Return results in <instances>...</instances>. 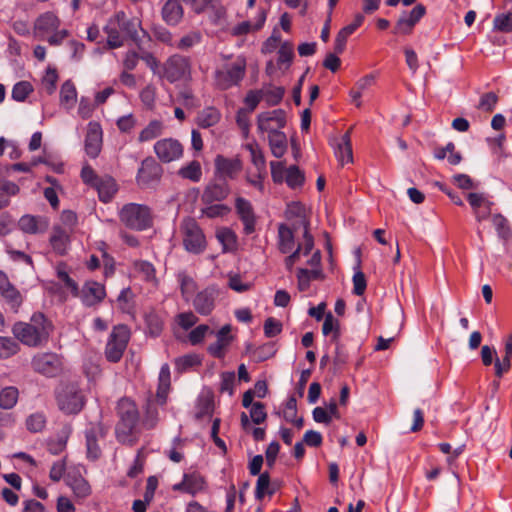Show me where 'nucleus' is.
Returning a JSON list of instances; mask_svg holds the SVG:
<instances>
[{
  "instance_id": "58",
  "label": "nucleus",
  "mask_w": 512,
  "mask_h": 512,
  "mask_svg": "<svg viewBox=\"0 0 512 512\" xmlns=\"http://www.w3.org/2000/svg\"><path fill=\"white\" fill-rule=\"evenodd\" d=\"M57 276L65 284V286L68 289H70L71 293L74 296H78L79 295L78 285H77V283L72 278H70V276L68 275V273L65 270L64 265H62V264L58 265V267H57Z\"/></svg>"
},
{
  "instance_id": "5",
  "label": "nucleus",
  "mask_w": 512,
  "mask_h": 512,
  "mask_svg": "<svg viewBox=\"0 0 512 512\" xmlns=\"http://www.w3.org/2000/svg\"><path fill=\"white\" fill-rule=\"evenodd\" d=\"M246 66L247 63L244 56H237L234 60H227L215 70V85L221 90H227L239 85L245 76Z\"/></svg>"
},
{
  "instance_id": "64",
  "label": "nucleus",
  "mask_w": 512,
  "mask_h": 512,
  "mask_svg": "<svg viewBox=\"0 0 512 512\" xmlns=\"http://www.w3.org/2000/svg\"><path fill=\"white\" fill-rule=\"evenodd\" d=\"M96 355L97 354H94L93 357H89L84 362V373L89 380L95 379L96 376L100 373L98 359L95 357Z\"/></svg>"
},
{
  "instance_id": "55",
  "label": "nucleus",
  "mask_w": 512,
  "mask_h": 512,
  "mask_svg": "<svg viewBox=\"0 0 512 512\" xmlns=\"http://www.w3.org/2000/svg\"><path fill=\"white\" fill-rule=\"evenodd\" d=\"M294 57L293 45L289 42H284L278 51V64L286 65L289 67Z\"/></svg>"
},
{
  "instance_id": "36",
  "label": "nucleus",
  "mask_w": 512,
  "mask_h": 512,
  "mask_svg": "<svg viewBox=\"0 0 512 512\" xmlns=\"http://www.w3.org/2000/svg\"><path fill=\"white\" fill-rule=\"evenodd\" d=\"M246 149L250 152L251 162L256 168L259 174H265L266 172V160L260 146L256 143L246 144Z\"/></svg>"
},
{
  "instance_id": "24",
  "label": "nucleus",
  "mask_w": 512,
  "mask_h": 512,
  "mask_svg": "<svg viewBox=\"0 0 512 512\" xmlns=\"http://www.w3.org/2000/svg\"><path fill=\"white\" fill-rule=\"evenodd\" d=\"M205 488L204 478L196 472L186 473L183 480L173 486V490L182 491L190 495H196Z\"/></svg>"
},
{
  "instance_id": "9",
  "label": "nucleus",
  "mask_w": 512,
  "mask_h": 512,
  "mask_svg": "<svg viewBox=\"0 0 512 512\" xmlns=\"http://www.w3.org/2000/svg\"><path fill=\"white\" fill-rule=\"evenodd\" d=\"M181 230L183 232V244L187 251L199 254L205 249V236L194 219H184Z\"/></svg>"
},
{
  "instance_id": "45",
  "label": "nucleus",
  "mask_w": 512,
  "mask_h": 512,
  "mask_svg": "<svg viewBox=\"0 0 512 512\" xmlns=\"http://www.w3.org/2000/svg\"><path fill=\"white\" fill-rule=\"evenodd\" d=\"M46 423L47 418L43 412L32 413L25 420L26 428L31 433H39L43 431Z\"/></svg>"
},
{
  "instance_id": "20",
  "label": "nucleus",
  "mask_w": 512,
  "mask_h": 512,
  "mask_svg": "<svg viewBox=\"0 0 512 512\" xmlns=\"http://www.w3.org/2000/svg\"><path fill=\"white\" fill-rule=\"evenodd\" d=\"M105 288L104 286L96 281H87L83 285L82 289L79 290V295L77 297L81 298L82 303L85 306H94L100 303L105 297Z\"/></svg>"
},
{
  "instance_id": "4",
  "label": "nucleus",
  "mask_w": 512,
  "mask_h": 512,
  "mask_svg": "<svg viewBox=\"0 0 512 512\" xmlns=\"http://www.w3.org/2000/svg\"><path fill=\"white\" fill-rule=\"evenodd\" d=\"M170 390V369L167 364L162 365L159 372V383L156 393V399H149L146 405L145 414L142 419V426L145 429H153L159 421V412L155 402L164 405L168 392Z\"/></svg>"
},
{
  "instance_id": "63",
  "label": "nucleus",
  "mask_w": 512,
  "mask_h": 512,
  "mask_svg": "<svg viewBox=\"0 0 512 512\" xmlns=\"http://www.w3.org/2000/svg\"><path fill=\"white\" fill-rule=\"evenodd\" d=\"M201 41V35L198 32H191L187 35L183 36L179 42L177 43L176 47L180 50H188L189 48L193 47L194 45L200 43Z\"/></svg>"
},
{
  "instance_id": "11",
  "label": "nucleus",
  "mask_w": 512,
  "mask_h": 512,
  "mask_svg": "<svg viewBox=\"0 0 512 512\" xmlns=\"http://www.w3.org/2000/svg\"><path fill=\"white\" fill-rule=\"evenodd\" d=\"M154 153L162 163H170L182 158L183 145L175 138H163L155 142Z\"/></svg>"
},
{
  "instance_id": "43",
  "label": "nucleus",
  "mask_w": 512,
  "mask_h": 512,
  "mask_svg": "<svg viewBox=\"0 0 512 512\" xmlns=\"http://www.w3.org/2000/svg\"><path fill=\"white\" fill-rule=\"evenodd\" d=\"M266 12L261 10L258 14L257 22L252 24L250 21H244L239 23L233 28V35H244L249 33L251 30H259L265 23Z\"/></svg>"
},
{
  "instance_id": "28",
  "label": "nucleus",
  "mask_w": 512,
  "mask_h": 512,
  "mask_svg": "<svg viewBox=\"0 0 512 512\" xmlns=\"http://www.w3.org/2000/svg\"><path fill=\"white\" fill-rule=\"evenodd\" d=\"M335 155L342 165L353 162L352 145L350 130H348L340 139L335 149Z\"/></svg>"
},
{
  "instance_id": "54",
  "label": "nucleus",
  "mask_w": 512,
  "mask_h": 512,
  "mask_svg": "<svg viewBox=\"0 0 512 512\" xmlns=\"http://www.w3.org/2000/svg\"><path fill=\"white\" fill-rule=\"evenodd\" d=\"M33 91L32 85L27 81H21L14 85L12 89V98L15 101H24Z\"/></svg>"
},
{
  "instance_id": "35",
  "label": "nucleus",
  "mask_w": 512,
  "mask_h": 512,
  "mask_svg": "<svg viewBox=\"0 0 512 512\" xmlns=\"http://www.w3.org/2000/svg\"><path fill=\"white\" fill-rule=\"evenodd\" d=\"M19 399V390L14 386H6L0 390V408L11 410Z\"/></svg>"
},
{
  "instance_id": "13",
  "label": "nucleus",
  "mask_w": 512,
  "mask_h": 512,
  "mask_svg": "<svg viewBox=\"0 0 512 512\" xmlns=\"http://www.w3.org/2000/svg\"><path fill=\"white\" fill-rule=\"evenodd\" d=\"M242 161L239 157L227 158L217 155L214 159V175L219 180L235 179L242 170Z\"/></svg>"
},
{
  "instance_id": "18",
  "label": "nucleus",
  "mask_w": 512,
  "mask_h": 512,
  "mask_svg": "<svg viewBox=\"0 0 512 512\" xmlns=\"http://www.w3.org/2000/svg\"><path fill=\"white\" fill-rule=\"evenodd\" d=\"M218 297V291L215 287H207L198 292L193 299V306L197 313L201 315H209L214 307Z\"/></svg>"
},
{
  "instance_id": "52",
  "label": "nucleus",
  "mask_w": 512,
  "mask_h": 512,
  "mask_svg": "<svg viewBox=\"0 0 512 512\" xmlns=\"http://www.w3.org/2000/svg\"><path fill=\"white\" fill-rule=\"evenodd\" d=\"M1 295L6 299L8 304L11 306V309L16 312L22 303L20 293L10 285L7 289L1 292Z\"/></svg>"
},
{
  "instance_id": "56",
  "label": "nucleus",
  "mask_w": 512,
  "mask_h": 512,
  "mask_svg": "<svg viewBox=\"0 0 512 512\" xmlns=\"http://www.w3.org/2000/svg\"><path fill=\"white\" fill-rule=\"evenodd\" d=\"M208 334H214V331L208 325L201 324L189 333L188 339L193 345H196L201 343Z\"/></svg>"
},
{
  "instance_id": "47",
  "label": "nucleus",
  "mask_w": 512,
  "mask_h": 512,
  "mask_svg": "<svg viewBox=\"0 0 512 512\" xmlns=\"http://www.w3.org/2000/svg\"><path fill=\"white\" fill-rule=\"evenodd\" d=\"M263 100L270 106L277 105L284 96V88L274 86H264L260 89Z\"/></svg>"
},
{
  "instance_id": "22",
  "label": "nucleus",
  "mask_w": 512,
  "mask_h": 512,
  "mask_svg": "<svg viewBox=\"0 0 512 512\" xmlns=\"http://www.w3.org/2000/svg\"><path fill=\"white\" fill-rule=\"evenodd\" d=\"M235 208L243 222L244 233L247 235L253 233L255 231L256 219L251 203L242 197H238L235 201Z\"/></svg>"
},
{
  "instance_id": "3",
  "label": "nucleus",
  "mask_w": 512,
  "mask_h": 512,
  "mask_svg": "<svg viewBox=\"0 0 512 512\" xmlns=\"http://www.w3.org/2000/svg\"><path fill=\"white\" fill-rule=\"evenodd\" d=\"M119 421L115 428L117 440L125 445H134L139 438V413L136 404L122 398L117 406Z\"/></svg>"
},
{
  "instance_id": "29",
  "label": "nucleus",
  "mask_w": 512,
  "mask_h": 512,
  "mask_svg": "<svg viewBox=\"0 0 512 512\" xmlns=\"http://www.w3.org/2000/svg\"><path fill=\"white\" fill-rule=\"evenodd\" d=\"M482 362L486 366L494 364L498 377H501L510 367L509 354H502V357H498V354H482Z\"/></svg>"
},
{
  "instance_id": "6",
  "label": "nucleus",
  "mask_w": 512,
  "mask_h": 512,
  "mask_svg": "<svg viewBox=\"0 0 512 512\" xmlns=\"http://www.w3.org/2000/svg\"><path fill=\"white\" fill-rule=\"evenodd\" d=\"M58 408L67 415H75L85 406V396L77 382L62 383L56 390Z\"/></svg>"
},
{
  "instance_id": "34",
  "label": "nucleus",
  "mask_w": 512,
  "mask_h": 512,
  "mask_svg": "<svg viewBox=\"0 0 512 512\" xmlns=\"http://www.w3.org/2000/svg\"><path fill=\"white\" fill-rule=\"evenodd\" d=\"M321 278H323V273L320 268L312 270L299 268L297 271L298 288L300 291H306L310 286L311 280Z\"/></svg>"
},
{
  "instance_id": "2",
  "label": "nucleus",
  "mask_w": 512,
  "mask_h": 512,
  "mask_svg": "<svg viewBox=\"0 0 512 512\" xmlns=\"http://www.w3.org/2000/svg\"><path fill=\"white\" fill-rule=\"evenodd\" d=\"M53 329L52 323L44 314L34 313L29 323H15L12 332L16 339L29 347H37L46 342Z\"/></svg>"
},
{
  "instance_id": "33",
  "label": "nucleus",
  "mask_w": 512,
  "mask_h": 512,
  "mask_svg": "<svg viewBox=\"0 0 512 512\" xmlns=\"http://www.w3.org/2000/svg\"><path fill=\"white\" fill-rule=\"evenodd\" d=\"M278 247L281 253L287 254L292 251L294 247V232L292 228L285 224H280L278 227Z\"/></svg>"
},
{
  "instance_id": "23",
  "label": "nucleus",
  "mask_w": 512,
  "mask_h": 512,
  "mask_svg": "<svg viewBox=\"0 0 512 512\" xmlns=\"http://www.w3.org/2000/svg\"><path fill=\"white\" fill-rule=\"evenodd\" d=\"M102 145V129L99 123L90 122L88 124L87 134L85 137L86 153L95 158L98 156Z\"/></svg>"
},
{
  "instance_id": "15",
  "label": "nucleus",
  "mask_w": 512,
  "mask_h": 512,
  "mask_svg": "<svg viewBox=\"0 0 512 512\" xmlns=\"http://www.w3.org/2000/svg\"><path fill=\"white\" fill-rule=\"evenodd\" d=\"M425 13L426 8L422 4H417L411 11H403L394 26L393 33L410 34Z\"/></svg>"
},
{
  "instance_id": "19",
  "label": "nucleus",
  "mask_w": 512,
  "mask_h": 512,
  "mask_svg": "<svg viewBox=\"0 0 512 512\" xmlns=\"http://www.w3.org/2000/svg\"><path fill=\"white\" fill-rule=\"evenodd\" d=\"M230 193V186L227 181L215 180L211 181L204 189L201 201L204 204H212L220 202L227 198Z\"/></svg>"
},
{
  "instance_id": "60",
  "label": "nucleus",
  "mask_w": 512,
  "mask_h": 512,
  "mask_svg": "<svg viewBox=\"0 0 512 512\" xmlns=\"http://www.w3.org/2000/svg\"><path fill=\"white\" fill-rule=\"evenodd\" d=\"M58 81V75L55 69H47L46 74L42 79V87L51 95L56 90V83Z\"/></svg>"
},
{
  "instance_id": "38",
  "label": "nucleus",
  "mask_w": 512,
  "mask_h": 512,
  "mask_svg": "<svg viewBox=\"0 0 512 512\" xmlns=\"http://www.w3.org/2000/svg\"><path fill=\"white\" fill-rule=\"evenodd\" d=\"M69 236L68 233L60 228V227H54L52 235L50 237V243L58 254H64L67 249Z\"/></svg>"
},
{
  "instance_id": "59",
  "label": "nucleus",
  "mask_w": 512,
  "mask_h": 512,
  "mask_svg": "<svg viewBox=\"0 0 512 512\" xmlns=\"http://www.w3.org/2000/svg\"><path fill=\"white\" fill-rule=\"evenodd\" d=\"M208 206L201 210L202 214L208 218L221 217L230 212V208L224 204H207Z\"/></svg>"
},
{
  "instance_id": "48",
  "label": "nucleus",
  "mask_w": 512,
  "mask_h": 512,
  "mask_svg": "<svg viewBox=\"0 0 512 512\" xmlns=\"http://www.w3.org/2000/svg\"><path fill=\"white\" fill-rule=\"evenodd\" d=\"M217 239L223 245V250L233 251L237 246V237L235 233L229 228H222L217 231Z\"/></svg>"
},
{
  "instance_id": "37",
  "label": "nucleus",
  "mask_w": 512,
  "mask_h": 512,
  "mask_svg": "<svg viewBox=\"0 0 512 512\" xmlns=\"http://www.w3.org/2000/svg\"><path fill=\"white\" fill-rule=\"evenodd\" d=\"M216 342L211 345L209 348V352H219L230 344L233 339L231 334V325H224L219 331L215 333Z\"/></svg>"
},
{
  "instance_id": "16",
  "label": "nucleus",
  "mask_w": 512,
  "mask_h": 512,
  "mask_svg": "<svg viewBox=\"0 0 512 512\" xmlns=\"http://www.w3.org/2000/svg\"><path fill=\"white\" fill-rule=\"evenodd\" d=\"M65 482L77 499H85L91 494V486L82 476L81 468L79 467L72 468L68 471Z\"/></svg>"
},
{
  "instance_id": "50",
  "label": "nucleus",
  "mask_w": 512,
  "mask_h": 512,
  "mask_svg": "<svg viewBox=\"0 0 512 512\" xmlns=\"http://www.w3.org/2000/svg\"><path fill=\"white\" fill-rule=\"evenodd\" d=\"M305 180L304 173L295 165L286 170L285 181L290 188H297L303 185Z\"/></svg>"
},
{
  "instance_id": "8",
  "label": "nucleus",
  "mask_w": 512,
  "mask_h": 512,
  "mask_svg": "<svg viewBox=\"0 0 512 512\" xmlns=\"http://www.w3.org/2000/svg\"><path fill=\"white\" fill-rule=\"evenodd\" d=\"M191 70L189 57L174 54L163 64L162 76L170 83L187 82L191 79Z\"/></svg>"
},
{
  "instance_id": "42",
  "label": "nucleus",
  "mask_w": 512,
  "mask_h": 512,
  "mask_svg": "<svg viewBox=\"0 0 512 512\" xmlns=\"http://www.w3.org/2000/svg\"><path fill=\"white\" fill-rule=\"evenodd\" d=\"M59 24L60 21L55 14L46 12L37 18L35 28L39 31L50 32L56 30Z\"/></svg>"
},
{
  "instance_id": "7",
  "label": "nucleus",
  "mask_w": 512,
  "mask_h": 512,
  "mask_svg": "<svg viewBox=\"0 0 512 512\" xmlns=\"http://www.w3.org/2000/svg\"><path fill=\"white\" fill-rule=\"evenodd\" d=\"M120 221L128 228L142 231L152 226L153 218L148 206L128 203L119 213Z\"/></svg>"
},
{
  "instance_id": "1",
  "label": "nucleus",
  "mask_w": 512,
  "mask_h": 512,
  "mask_svg": "<svg viewBox=\"0 0 512 512\" xmlns=\"http://www.w3.org/2000/svg\"><path fill=\"white\" fill-rule=\"evenodd\" d=\"M141 29V21L136 18H128L123 11L117 12L107 21L104 32L107 34V46L116 49L124 44L123 36L137 42L138 30Z\"/></svg>"
},
{
  "instance_id": "31",
  "label": "nucleus",
  "mask_w": 512,
  "mask_h": 512,
  "mask_svg": "<svg viewBox=\"0 0 512 512\" xmlns=\"http://www.w3.org/2000/svg\"><path fill=\"white\" fill-rule=\"evenodd\" d=\"M268 143L271 153L276 158H281L287 151V137L282 131L268 134Z\"/></svg>"
},
{
  "instance_id": "39",
  "label": "nucleus",
  "mask_w": 512,
  "mask_h": 512,
  "mask_svg": "<svg viewBox=\"0 0 512 512\" xmlns=\"http://www.w3.org/2000/svg\"><path fill=\"white\" fill-rule=\"evenodd\" d=\"M220 112L213 108L207 107L203 109L197 116V124L201 128H209L216 125L220 120Z\"/></svg>"
},
{
  "instance_id": "41",
  "label": "nucleus",
  "mask_w": 512,
  "mask_h": 512,
  "mask_svg": "<svg viewBox=\"0 0 512 512\" xmlns=\"http://www.w3.org/2000/svg\"><path fill=\"white\" fill-rule=\"evenodd\" d=\"M77 91L74 84L67 80L63 83L60 90V103L67 109H71L76 103Z\"/></svg>"
},
{
  "instance_id": "62",
  "label": "nucleus",
  "mask_w": 512,
  "mask_h": 512,
  "mask_svg": "<svg viewBox=\"0 0 512 512\" xmlns=\"http://www.w3.org/2000/svg\"><path fill=\"white\" fill-rule=\"evenodd\" d=\"M67 439L68 436L65 433L58 435L55 439H51L47 444L48 451L53 455L60 454L66 448Z\"/></svg>"
},
{
  "instance_id": "51",
  "label": "nucleus",
  "mask_w": 512,
  "mask_h": 512,
  "mask_svg": "<svg viewBox=\"0 0 512 512\" xmlns=\"http://www.w3.org/2000/svg\"><path fill=\"white\" fill-rule=\"evenodd\" d=\"M273 490L270 487V477L268 473H262L259 475L255 488V497L258 500H262L265 495H272Z\"/></svg>"
},
{
  "instance_id": "25",
  "label": "nucleus",
  "mask_w": 512,
  "mask_h": 512,
  "mask_svg": "<svg viewBox=\"0 0 512 512\" xmlns=\"http://www.w3.org/2000/svg\"><path fill=\"white\" fill-rule=\"evenodd\" d=\"M163 21L170 25H178L184 15V10L178 0H167L161 10Z\"/></svg>"
},
{
  "instance_id": "26",
  "label": "nucleus",
  "mask_w": 512,
  "mask_h": 512,
  "mask_svg": "<svg viewBox=\"0 0 512 512\" xmlns=\"http://www.w3.org/2000/svg\"><path fill=\"white\" fill-rule=\"evenodd\" d=\"M19 227L25 233H43L48 228V221L44 217L24 215L19 220Z\"/></svg>"
},
{
  "instance_id": "49",
  "label": "nucleus",
  "mask_w": 512,
  "mask_h": 512,
  "mask_svg": "<svg viewBox=\"0 0 512 512\" xmlns=\"http://www.w3.org/2000/svg\"><path fill=\"white\" fill-rule=\"evenodd\" d=\"M493 29L501 33H512V13L497 14L493 20Z\"/></svg>"
},
{
  "instance_id": "27",
  "label": "nucleus",
  "mask_w": 512,
  "mask_h": 512,
  "mask_svg": "<svg viewBox=\"0 0 512 512\" xmlns=\"http://www.w3.org/2000/svg\"><path fill=\"white\" fill-rule=\"evenodd\" d=\"M94 188L97 189L100 200L105 203L109 202L117 192V184L110 176H105L97 180Z\"/></svg>"
},
{
  "instance_id": "40",
  "label": "nucleus",
  "mask_w": 512,
  "mask_h": 512,
  "mask_svg": "<svg viewBox=\"0 0 512 512\" xmlns=\"http://www.w3.org/2000/svg\"><path fill=\"white\" fill-rule=\"evenodd\" d=\"M286 218L290 221L293 219H300V224L303 225V228H309V221L306 217V209L299 202H292L288 204L286 212Z\"/></svg>"
},
{
  "instance_id": "17",
  "label": "nucleus",
  "mask_w": 512,
  "mask_h": 512,
  "mask_svg": "<svg viewBox=\"0 0 512 512\" xmlns=\"http://www.w3.org/2000/svg\"><path fill=\"white\" fill-rule=\"evenodd\" d=\"M161 177V167L153 158H146L142 161L137 173V182L141 186H150Z\"/></svg>"
},
{
  "instance_id": "46",
  "label": "nucleus",
  "mask_w": 512,
  "mask_h": 512,
  "mask_svg": "<svg viewBox=\"0 0 512 512\" xmlns=\"http://www.w3.org/2000/svg\"><path fill=\"white\" fill-rule=\"evenodd\" d=\"M213 411V398L209 394H202L197 399L195 407V417L201 419L205 416H209Z\"/></svg>"
},
{
  "instance_id": "61",
  "label": "nucleus",
  "mask_w": 512,
  "mask_h": 512,
  "mask_svg": "<svg viewBox=\"0 0 512 512\" xmlns=\"http://www.w3.org/2000/svg\"><path fill=\"white\" fill-rule=\"evenodd\" d=\"M134 268L137 272L142 274L145 280L152 281L155 279V269L150 262L143 260L136 261L134 263Z\"/></svg>"
},
{
  "instance_id": "21",
  "label": "nucleus",
  "mask_w": 512,
  "mask_h": 512,
  "mask_svg": "<svg viewBox=\"0 0 512 512\" xmlns=\"http://www.w3.org/2000/svg\"><path fill=\"white\" fill-rule=\"evenodd\" d=\"M130 329L124 324H119L113 327L108 343L106 352H124L130 340Z\"/></svg>"
},
{
  "instance_id": "14",
  "label": "nucleus",
  "mask_w": 512,
  "mask_h": 512,
  "mask_svg": "<svg viewBox=\"0 0 512 512\" xmlns=\"http://www.w3.org/2000/svg\"><path fill=\"white\" fill-rule=\"evenodd\" d=\"M32 366L40 374L55 377L62 371V360L58 354H35Z\"/></svg>"
},
{
  "instance_id": "44",
  "label": "nucleus",
  "mask_w": 512,
  "mask_h": 512,
  "mask_svg": "<svg viewBox=\"0 0 512 512\" xmlns=\"http://www.w3.org/2000/svg\"><path fill=\"white\" fill-rule=\"evenodd\" d=\"M163 132V123L159 120H152L149 124L140 132L138 141L147 142L160 136Z\"/></svg>"
},
{
  "instance_id": "12",
  "label": "nucleus",
  "mask_w": 512,
  "mask_h": 512,
  "mask_svg": "<svg viewBox=\"0 0 512 512\" xmlns=\"http://www.w3.org/2000/svg\"><path fill=\"white\" fill-rule=\"evenodd\" d=\"M286 125V113L282 109L262 112L257 117V129L260 133H277Z\"/></svg>"
},
{
  "instance_id": "30",
  "label": "nucleus",
  "mask_w": 512,
  "mask_h": 512,
  "mask_svg": "<svg viewBox=\"0 0 512 512\" xmlns=\"http://www.w3.org/2000/svg\"><path fill=\"white\" fill-rule=\"evenodd\" d=\"M179 177L189 180L193 183H198L202 179V167L199 161L193 160L183 165L178 171Z\"/></svg>"
},
{
  "instance_id": "32",
  "label": "nucleus",
  "mask_w": 512,
  "mask_h": 512,
  "mask_svg": "<svg viewBox=\"0 0 512 512\" xmlns=\"http://www.w3.org/2000/svg\"><path fill=\"white\" fill-rule=\"evenodd\" d=\"M177 281L179 283L183 299L185 301H189L197 289L195 280L186 271H180L177 274Z\"/></svg>"
},
{
  "instance_id": "57",
  "label": "nucleus",
  "mask_w": 512,
  "mask_h": 512,
  "mask_svg": "<svg viewBox=\"0 0 512 512\" xmlns=\"http://www.w3.org/2000/svg\"><path fill=\"white\" fill-rule=\"evenodd\" d=\"M492 222L501 238L508 239L510 237L511 230L505 217L501 214H496L493 216Z\"/></svg>"
},
{
  "instance_id": "53",
  "label": "nucleus",
  "mask_w": 512,
  "mask_h": 512,
  "mask_svg": "<svg viewBox=\"0 0 512 512\" xmlns=\"http://www.w3.org/2000/svg\"><path fill=\"white\" fill-rule=\"evenodd\" d=\"M339 321L334 318L331 313H328L323 322L322 332L325 336L332 334V340H335L338 336Z\"/></svg>"
},
{
  "instance_id": "10",
  "label": "nucleus",
  "mask_w": 512,
  "mask_h": 512,
  "mask_svg": "<svg viewBox=\"0 0 512 512\" xmlns=\"http://www.w3.org/2000/svg\"><path fill=\"white\" fill-rule=\"evenodd\" d=\"M107 433L106 427L101 422L90 423L85 429L86 456L89 460L95 461L101 456L100 441Z\"/></svg>"
}]
</instances>
